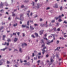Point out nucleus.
I'll return each instance as SVG.
<instances>
[{
	"instance_id": "obj_59",
	"label": "nucleus",
	"mask_w": 67,
	"mask_h": 67,
	"mask_svg": "<svg viewBox=\"0 0 67 67\" xmlns=\"http://www.w3.org/2000/svg\"><path fill=\"white\" fill-rule=\"evenodd\" d=\"M48 54H47V55H46V57H48Z\"/></svg>"
},
{
	"instance_id": "obj_20",
	"label": "nucleus",
	"mask_w": 67,
	"mask_h": 67,
	"mask_svg": "<svg viewBox=\"0 0 67 67\" xmlns=\"http://www.w3.org/2000/svg\"><path fill=\"white\" fill-rule=\"evenodd\" d=\"M17 40H18V38H15L14 40V42H16L17 41Z\"/></svg>"
},
{
	"instance_id": "obj_57",
	"label": "nucleus",
	"mask_w": 67,
	"mask_h": 67,
	"mask_svg": "<svg viewBox=\"0 0 67 67\" xmlns=\"http://www.w3.org/2000/svg\"><path fill=\"white\" fill-rule=\"evenodd\" d=\"M5 35H3V38H5Z\"/></svg>"
},
{
	"instance_id": "obj_36",
	"label": "nucleus",
	"mask_w": 67,
	"mask_h": 67,
	"mask_svg": "<svg viewBox=\"0 0 67 67\" xmlns=\"http://www.w3.org/2000/svg\"><path fill=\"white\" fill-rule=\"evenodd\" d=\"M27 65L29 66V65H30V63H29V62L27 63Z\"/></svg>"
},
{
	"instance_id": "obj_60",
	"label": "nucleus",
	"mask_w": 67,
	"mask_h": 67,
	"mask_svg": "<svg viewBox=\"0 0 67 67\" xmlns=\"http://www.w3.org/2000/svg\"><path fill=\"white\" fill-rule=\"evenodd\" d=\"M57 58H59V57H58V55L57 54Z\"/></svg>"
},
{
	"instance_id": "obj_26",
	"label": "nucleus",
	"mask_w": 67,
	"mask_h": 67,
	"mask_svg": "<svg viewBox=\"0 0 67 67\" xmlns=\"http://www.w3.org/2000/svg\"><path fill=\"white\" fill-rule=\"evenodd\" d=\"M14 51H17V53H18V50H17V49H14Z\"/></svg>"
},
{
	"instance_id": "obj_51",
	"label": "nucleus",
	"mask_w": 67,
	"mask_h": 67,
	"mask_svg": "<svg viewBox=\"0 0 67 67\" xmlns=\"http://www.w3.org/2000/svg\"><path fill=\"white\" fill-rule=\"evenodd\" d=\"M49 9H50V8L49 7H48L46 8V10H49Z\"/></svg>"
},
{
	"instance_id": "obj_61",
	"label": "nucleus",
	"mask_w": 67,
	"mask_h": 67,
	"mask_svg": "<svg viewBox=\"0 0 67 67\" xmlns=\"http://www.w3.org/2000/svg\"><path fill=\"white\" fill-rule=\"evenodd\" d=\"M20 61L21 63H22V62H23L22 61V59H20Z\"/></svg>"
},
{
	"instance_id": "obj_40",
	"label": "nucleus",
	"mask_w": 67,
	"mask_h": 67,
	"mask_svg": "<svg viewBox=\"0 0 67 67\" xmlns=\"http://www.w3.org/2000/svg\"><path fill=\"white\" fill-rule=\"evenodd\" d=\"M25 27H26V29H29V26H27L26 25Z\"/></svg>"
},
{
	"instance_id": "obj_37",
	"label": "nucleus",
	"mask_w": 67,
	"mask_h": 67,
	"mask_svg": "<svg viewBox=\"0 0 67 67\" xmlns=\"http://www.w3.org/2000/svg\"><path fill=\"white\" fill-rule=\"evenodd\" d=\"M1 12L2 13H3L4 12L3 10L2 9L1 10Z\"/></svg>"
},
{
	"instance_id": "obj_44",
	"label": "nucleus",
	"mask_w": 67,
	"mask_h": 67,
	"mask_svg": "<svg viewBox=\"0 0 67 67\" xmlns=\"http://www.w3.org/2000/svg\"><path fill=\"white\" fill-rule=\"evenodd\" d=\"M13 35H16V33H13Z\"/></svg>"
},
{
	"instance_id": "obj_35",
	"label": "nucleus",
	"mask_w": 67,
	"mask_h": 67,
	"mask_svg": "<svg viewBox=\"0 0 67 67\" xmlns=\"http://www.w3.org/2000/svg\"><path fill=\"white\" fill-rule=\"evenodd\" d=\"M7 64H10V62L8 61H7Z\"/></svg>"
},
{
	"instance_id": "obj_41",
	"label": "nucleus",
	"mask_w": 67,
	"mask_h": 67,
	"mask_svg": "<svg viewBox=\"0 0 67 67\" xmlns=\"http://www.w3.org/2000/svg\"><path fill=\"white\" fill-rule=\"evenodd\" d=\"M53 42H54V41L53 40H52L50 42L51 43Z\"/></svg>"
},
{
	"instance_id": "obj_24",
	"label": "nucleus",
	"mask_w": 67,
	"mask_h": 67,
	"mask_svg": "<svg viewBox=\"0 0 67 67\" xmlns=\"http://www.w3.org/2000/svg\"><path fill=\"white\" fill-rule=\"evenodd\" d=\"M58 21L59 22H61L62 21V19H59Z\"/></svg>"
},
{
	"instance_id": "obj_56",
	"label": "nucleus",
	"mask_w": 67,
	"mask_h": 67,
	"mask_svg": "<svg viewBox=\"0 0 67 67\" xmlns=\"http://www.w3.org/2000/svg\"><path fill=\"white\" fill-rule=\"evenodd\" d=\"M40 21H43V19H40Z\"/></svg>"
},
{
	"instance_id": "obj_12",
	"label": "nucleus",
	"mask_w": 67,
	"mask_h": 67,
	"mask_svg": "<svg viewBox=\"0 0 67 67\" xmlns=\"http://www.w3.org/2000/svg\"><path fill=\"white\" fill-rule=\"evenodd\" d=\"M48 43H47V45H51V42H49L48 40V41H47Z\"/></svg>"
},
{
	"instance_id": "obj_47",
	"label": "nucleus",
	"mask_w": 67,
	"mask_h": 67,
	"mask_svg": "<svg viewBox=\"0 0 67 67\" xmlns=\"http://www.w3.org/2000/svg\"><path fill=\"white\" fill-rule=\"evenodd\" d=\"M23 37L25 36V34H24V33L23 34Z\"/></svg>"
},
{
	"instance_id": "obj_18",
	"label": "nucleus",
	"mask_w": 67,
	"mask_h": 67,
	"mask_svg": "<svg viewBox=\"0 0 67 67\" xmlns=\"http://www.w3.org/2000/svg\"><path fill=\"white\" fill-rule=\"evenodd\" d=\"M7 41L8 42H11V39L10 38H8Z\"/></svg>"
},
{
	"instance_id": "obj_14",
	"label": "nucleus",
	"mask_w": 67,
	"mask_h": 67,
	"mask_svg": "<svg viewBox=\"0 0 67 67\" xmlns=\"http://www.w3.org/2000/svg\"><path fill=\"white\" fill-rule=\"evenodd\" d=\"M53 7H54V8H57L58 7L57 4H55V6H53Z\"/></svg>"
},
{
	"instance_id": "obj_38",
	"label": "nucleus",
	"mask_w": 67,
	"mask_h": 67,
	"mask_svg": "<svg viewBox=\"0 0 67 67\" xmlns=\"http://www.w3.org/2000/svg\"><path fill=\"white\" fill-rule=\"evenodd\" d=\"M33 5H34V2H32V3H31Z\"/></svg>"
},
{
	"instance_id": "obj_52",
	"label": "nucleus",
	"mask_w": 67,
	"mask_h": 67,
	"mask_svg": "<svg viewBox=\"0 0 67 67\" xmlns=\"http://www.w3.org/2000/svg\"><path fill=\"white\" fill-rule=\"evenodd\" d=\"M21 8H24V5H22L21 6Z\"/></svg>"
},
{
	"instance_id": "obj_4",
	"label": "nucleus",
	"mask_w": 67,
	"mask_h": 67,
	"mask_svg": "<svg viewBox=\"0 0 67 67\" xmlns=\"http://www.w3.org/2000/svg\"><path fill=\"white\" fill-rule=\"evenodd\" d=\"M61 17H62V16L59 15V17H55V19L56 20H57L59 18H61Z\"/></svg>"
},
{
	"instance_id": "obj_34",
	"label": "nucleus",
	"mask_w": 67,
	"mask_h": 67,
	"mask_svg": "<svg viewBox=\"0 0 67 67\" xmlns=\"http://www.w3.org/2000/svg\"><path fill=\"white\" fill-rule=\"evenodd\" d=\"M45 47V44H43L42 46V47Z\"/></svg>"
},
{
	"instance_id": "obj_62",
	"label": "nucleus",
	"mask_w": 67,
	"mask_h": 67,
	"mask_svg": "<svg viewBox=\"0 0 67 67\" xmlns=\"http://www.w3.org/2000/svg\"><path fill=\"white\" fill-rule=\"evenodd\" d=\"M24 62L25 63H26V62H27V61H26V60H25L24 61Z\"/></svg>"
},
{
	"instance_id": "obj_16",
	"label": "nucleus",
	"mask_w": 67,
	"mask_h": 67,
	"mask_svg": "<svg viewBox=\"0 0 67 67\" xmlns=\"http://www.w3.org/2000/svg\"><path fill=\"white\" fill-rule=\"evenodd\" d=\"M26 58L27 59V60H29V59H30V57H29V56H27L26 57Z\"/></svg>"
},
{
	"instance_id": "obj_30",
	"label": "nucleus",
	"mask_w": 67,
	"mask_h": 67,
	"mask_svg": "<svg viewBox=\"0 0 67 67\" xmlns=\"http://www.w3.org/2000/svg\"><path fill=\"white\" fill-rule=\"evenodd\" d=\"M64 23H65V24H67V21H65L64 22H63Z\"/></svg>"
},
{
	"instance_id": "obj_58",
	"label": "nucleus",
	"mask_w": 67,
	"mask_h": 67,
	"mask_svg": "<svg viewBox=\"0 0 67 67\" xmlns=\"http://www.w3.org/2000/svg\"><path fill=\"white\" fill-rule=\"evenodd\" d=\"M38 54L39 55H41V53H40Z\"/></svg>"
},
{
	"instance_id": "obj_48",
	"label": "nucleus",
	"mask_w": 67,
	"mask_h": 67,
	"mask_svg": "<svg viewBox=\"0 0 67 67\" xmlns=\"http://www.w3.org/2000/svg\"><path fill=\"white\" fill-rule=\"evenodd\" d=\"M2 45H6V42H5L4 44L3 43H2Z\"/></svg>"
},
{
	"instance_id": "obj_10",
	"label": "nucleus",
	"mask_w": 67,
	"mask_h": 67,
	"mask_svg": "<svg viewBox=\"0 0 67 67\" xmlns=\"http://www.w3.org/2000/svg\"><path fill=\"white\" fill-rule=\"evenodd\" d=\"M7 48H8L7 47H6L5 48H4L3 49H1V51H5V50L6 49H7Z\"/></svg>"
},
{
	"instance_id": "obj_3",
	"label": "nucleus",
	"mask_w": 67,
	"mask_h": 67,
	"mask_svg": "<svg viewBox=\"0 0 67 67\" xmlns=\"http://www.w3.org/2000/svg\"><path fill=\"white\" fill-rule=\"evenodd\" d=\"M23 14H21L20 15V20H21V21H23V20L24 19V18H23V17H22V16H23Z\"/></svg>"
},
{
	"instance_id": "obj_5",
	"label": "nucleus",
	"mask_w": 67,
	"mask_h": 67,
	"mask_svg": "<svg viewBox=\"0 0 67 67\" xmlns=\"http://www.w3.org/2000/svg\"><path fill=\"white\" fill-rule=\"evenodd\" d=\"M3 5V4H2V3H1V4L0 5V8H2Z\"/></svg>"
},
{
	"instance_id": "obj_6",
	"label": "nucleus",
	"mask_w": 67,
	"mask_h": 67,
	"mask_svg": "<svg viewBox=\"0 0 67 67\" xmlns=\"http://www.w3.org/2000/svg\"><path fill=\"white\" fill-rule=\"evenodd\" d=\"M43 32H44V30H41L40 31V35H42L43 33Z\"/></svg>"
},
{
	"instance_id": "obj_22",
	"label": "nucleus",
	"mask_w": 67,
	"mask_h": 67,
	"mask_svg": "<svg viewBox=\"0 0 67 67\" xmlns=\"http://www.w3.org/2000/svg\"><path fill=\"white\" fill-rule=\"evenodd\" d=\"M5 4L6 6H8V4L7 2H5Z\"/></svg>"
},
{
	"instance_id": "obj_17",
	"label": "nucleus",
	"mask_w": 67,
	"mask_h": 67,
	"mask_svg": "<svg viewBox=\"0 0 67 67\" xmlns=\"http://www.w3.org/2000/svg\"><path fill=\"white\" fill-rule=\"evenodd\" d=\"M51 35H53V39L54 40H55V35L54 34H52Z\"/></svg>"
},
{
	"instance_id": "obj_53",
	"label": "nucleus",
	"mask_w": 67,
	"mask_h": 67,
	"mask_svg": "<svg viewBox=\"0 0 67 67\" xmlns=\"http://www.w3.org/2000/svg\"><path fill=\"white\" fill-rule=\"evenodd\" d=\"M20 33L18 32L17 33V35H18V36H19V35H20Z\"/></svg>"
},
{
	"instance_id": "obj_2",
	"label": "nucleus",
	"mask_w": 67,
	"mask_h": 67,
	"mask_svg": "<svg viewBox=\"0 0 67 67\" xmlns=\"http://www.w3.org/2000/svg\"><path fill=\"white\" fill-rule=\"evenodd\" d=\"M53 58H54V56H52L51 58V63H53V62H54V60L53 59Z\"/></svg>"
},
{
	"instance_id": "obj_1",
	"label": "nucleus",
	"mask_w": 67,
	"mask_h": 67,
	"mask_svg": "<svg viewBox=\"0 0 67 67\" xmlns=\"http://www.w3.org/2000/svg\"><path fill=\"white\" fill-rule=\"evenodd\" d=\"M46 48H47L46 47H44V48L42 49V53L43 55H44V53L46 52V51H45V49Z\"/></svg>"
},
{
	"instance_id": "obj_64",
	"label": "nucleus",
	"mask_w": 67,
	"mask_h": 67,
	"mask_svg": "<svg viewBox=\"0 0 67 67\" xmlns=\"http://www.w3.org/2000/svg\"><path fill=\"white\" fill-rule=\"evenodd\" d=\"M18 25V24L16 23V24H14V25Z\"/></svg>"
},
{
	"instance_id": "obj_28",
	"label": "nucleus",
	"mask_w": 67,
	"mask_h": 67,
	"mask_svg": "<svg viewBox=\"0 0 67 67\" xmlns=\"http://www.w3.org/2000/svg\"><path fill=\"white\" fill-rule=\"evenodd\" d=\"M54 22H55V20H53L51 21V22H52V23H54Z\"/></svg>"
},
{
	"instance_id": "obj_23",
	"label": "nucleus",
	"mask_w": 67,
	"mask_h": 67,
	"mask_svg": "<svg viewBox=\"0 0 67 67\" xmlns=\"http://www.w3.org/2000/svg\"><path fill=\"white\" fill-rule=\"evenodd\" d=\"M44 40H46L47 42H48V39L46 38H44Z\"/></svg>"
},
{
	"instance_id": "obj_7",
	"label": "nucleus",
	"mask_w": 67,
	"mask_h": 67,
	"mask_svg": "<svg viewBox=\"0 0 67 67\" xmlns=\"http://www.w3.org/2000/svg\"><path fill=\"white\" fill-rule=\"evenodd\" d=\"M33 22V21H31V20L28 21L27 23V25H29V22Z\"/></svg>"
},
{
	"instance_id": "obj_33",
	"label": "nucleus",
	"mask_w": 67,
	"mask_h": 67,
	"mask_svg": "<svg viewBox=\"0 0 67 67\" xmlns=\"http://www.w3.org/2000/svg\"><path fill=\"white\" fill-rule=\"evenodd\" d=\"M62 9H63V7H62V6H61L60 8V10L61 11H62Z\"/></svg>"
},
{
	"instance_id": "obj_8",
	"label": "nucleus",
	"mask_w": 67,
	"mask_h": 67,
	"mask_svg": "<svg viewBox=\"0 0 67 67\" xmlns=\"http://www.w3.org/2000/svg\"><path fill=\"white\" fill-rule=\"evenodd\" d=\"M60 49V47H57L56 49H55V51H56V50H59V49Z\"/></svg>"
},
{
	"instance_id": "obj_9",
	"label": "nucleus",
	"mask_w": 67,
	"mask_h": 67,
	"mask_svg": "<svg viewBox=\"0 0 67 67\" xmlns=\"http://www.w3.org/2000/svg\"><path fill=\"white\" fill-rule=\"evenodd\" d=\"M30 11H28V12H27V14H26L28 16V17H29V14L30 13Z\"/></svg>"
},
{
	"instance_id": "obj_43",
	"label": "nucleus",
	"mask_w": 67,
	"mask_h": 67,
	"mask_svg": "<svg viewBox=\"0 0 67 67\" xmlns=\"http://www.w3.org/2000/svg\"><path fill=\"white\" fill-rule=\"evenodd\" d=\"M34 60H37V58H35L34 57Z\"/></svg>"
},
{
	"instance_id": "obj_46",
	"label": "nucleus",
	"mask_w": 67,
	"mask_h": 67,
	"mask_svg": "<svg viewBox=\"0 0 67 67\" xmlns=\"http://www.w3.org/2000/svg\"><path fill=\"white\" fill-rule=\"evenodd\" d=\"M41 62V60H38L37 62V63H40V62Z\"/></svg>"
},
{
	"instance_id": "obj_42",
	"label": "nucleus",
	"mask_w": 67,
	"mask_h": 67,
	"mask_svg": "<svg viewBox=\"0 0 67 67\" xmlns=\"http://www.w3.org/2000/svg\"><path fill=\"white\" fill-rule=\"evenodd\" d=\"M56 27H54V28H53V30H54V31H56Z\"/></svg>"
},
{
	"instance_id": "obj_25",
	"label": "nucleus",
	"mask_w": 67,
	"mask_h": 67,
	"mask_svg": "<svg viewBox=\"0 0 67 67\" xmlns=\"http://www.w3.org/2000/svg\"><path fill=\"white\" fill-rule=\"evenodd\" d=\"M12 13L13 14L12 16H14L15 15V14H13V12H12Z\"/></svg>"
},
{
	"instance_id": "obj_31",
	"label": "nucleus",
	"mask_w": 67,
	"mask_h": 67,
	"mask_svg": "<svg viewBox=\"0 0 67 67\" xmlns=\"http://www.w3.org/2000/svg\"><path fill=\"white\" fill-rule=\"evenodd\" d=\"M59 42V41H58V40H57V42H56L57 43V44H58Z\"/></svg>"
},
{
	"instance_id": "obj_11",
	"label": "nucleus",
	"mask_w": 67,
	"mask_h": 67,
	"mask_svg": "<svg viewBox=\"0 0 67 67\" xmlns=\"http://www.w3.org/2000/svg\"><path fill=\"white\" fill-rule=\"evenodd\" d=\"M24 45H25V46H27V44L25 43H22V46H23V47L24 46Z\"/></svg>"
},
{
	"instance_id": "obj_13",
	"label": "nucleus",
	"mask_w": 67,
	"mask_h": 67,
	"mask_svg": "<svg viewBox=\"0 0 67 67\" xmlns=\"http://www.w3.org/2000/svg\"><path fill=\"white\" fill-rule=\"evenodd\" d=\"M30 28L31 30H33L34 29V28H33V27L32 26H30Z\"/></svg>"
},
{
	"instance_id": "obj_54",
	"label": "nucleus",
	"mask_w": 67,
	"mask_h": 67,
	"mask_svg": "<svg viewBox=\"0 0 67 67\" xmlns=\"http://www.w3.org/2000/svg\"><path fill=\"white\" fill-rule=\"evenodd\" d=\"M38 59H40V58H41V56H38Z\"/></svg>"
},
{
	"instance_id": "obj_15",
	"label": "nucleus",
	"mask_w": 67,
	"mask_h": 67,
	"mask_svg": "<svg viewBox=\"0 0 67 67\" xmlns=\"http://www.w3.org/2000/svg\"><path fill=\"white\" fill-rule=\"evenodd\" d=\"M35 34L36 37H38V34L37 33H35Z\"/></svg>"
},
{
	"instance_id": "obj_63",
	"label": "nucleus",
	"mask_w": 67,
	"mask_h": 67,
	"mask_svg": "<svg viewBox=\"0 0 67 67\" xmlns=\"http://www.w3.org/2000/svg\"><path fill=\"white\" fill-rule=\"evenodd\" d=\"M33 14V13H31L30 14V15L31 16H32V15Z\"/></svg>"
},
{
	"instance_id": "obj_19",
	"label": "nucleus",
	"mask_w": 67,
	"mask_h": 67,
	"mask_svg": "<svg viewBox=\"0 0 67 67\" xmlns=\"http://www.w3.org/2000/svg\"><path fill=\"white\" fill-rule=\"evenodd\" d=\"M19 52L20 53H22V49L21 48H19Z\"/></svg>"
},
{
	"instance_id": "obj_39",
	"label": "nucleus",
	"mask_w": 67,
	"mask_h": 67,
	"mask_svg": "<svg viewBox=\"0 0 67 67\" xmlns=\"http://www.w3.org/2000/svg\"><path fill=\"white\" fill-rule=\"evenodd\" d=\"M4 27H2L0 29V30H2V29H3Z\"/></svg>"
},
{
	"instance_id": "obj_50",
	"label": "nucleus",
	"mask_w": 67,
	"mask_h": 67,
	"mask_svg": "<svg viewBox=\"0 0 67 67\" xmlns=\"http://www.w3.org/2000/svg\"><path fill=\"white\" fill-rule=\"evenodd\" d=\"M10 37H12V36H13V34H10Z\"/></svg>"
},
{
	"instance_id": "obj_29",
	"label": "nucleus",
	"mask_w": 67,
	"mask_h": 67,
	"mask_svg": "<svg viewBox=\"0 0 67 67\" xmlns=\"http://www.w3.org/2000/svg\"><path fill=\"white\" fill-rule=\"evenodd\" d=\"M6 45H7V46H9V43H7L6 42Z\"/></svg>"
},
{
	"instance_id": "obj_32",
	"label": "nucleus",
	"mask_w": 67,
	"mask_h": 67,
	"mask_svg": "<svg viewBox=\"0 0 67 67\" xmlns=\"http://www.w3.org/2000/svg\"><path fill=\"white\" fill-rule=\"evenodd\" d=\"M31 36L32 37H33V38H35V36H34V35H31Z\"/></svg>"
},
{
	"instance_id": "obj_27",
	"label": "nucleus",
	"mask_w": 67,
	"mask_h": 67,
	"mask_svg": "<svg viewBox=\"0 0 67 67\" xmlns=\"http://www.w3.org/2000/svg\"><path fill=\"white\" fill-rule=\"evenodd\" d=\"M26 25H22L21 27H26Z\"/></svg>"
},
{
	"instance_id": "obj_55",
	"label": "nucleus",
	"mask_w": 67,
	"mask_h": 67,
	"mask_svg": "<svg viewBox=\"0 0 67 67\" xmlns=\"http://www.w3.org/2000/svg\"><path fill=\"white\" fill-rule=\"evenodd\" d=\"M37 9H39L40 8V7L38 5H37Z\"/></svg>"
},
{
	"instance_id": "obj_49",
	"label": "nucleus",
	"mask_w": 67,
	"mask_h": 67,
	"mask_svg": "<svg viewBox=\"0 0 67 67\" xmlns=\"http://www.w3.org/2000/svg\"><path fill=\"white\" fill-rule=\"evenodd\" d=\"M60 29L59 28H58L57 29V31H60Z\"/></svg>"
},
{
	"instance_id": "obj_21",
	"label": "nucleus",
	"mask_w": 67,
	"mask_h": 67,
	"mask_svg": "<svg viewBox=\"0 0 67 67\" xmlns=\"http://www.w3.org/2000/svg\"><path fill=\"white\" fill-rule=\"evenodd\" d=\"M49 32H54V29H52L51 30L49 31Z\"/></svg>"
},
{
	"instance_id": "obj_45",
	"label": "nucleus",
	"mask_w": 67,
	"mask_h": 67,
	"mask_svg": "<svg viewBox=\"0 0 67 67\" xmlns=\"http://www.w3.org/2000/svg\"><path fill=\"white\" fill-rule=\"evenodd\" d=\"M35 56V55H34V53H32V55L31 56L32 57H34V56Z\"/></svg>"
}]
</instances>
